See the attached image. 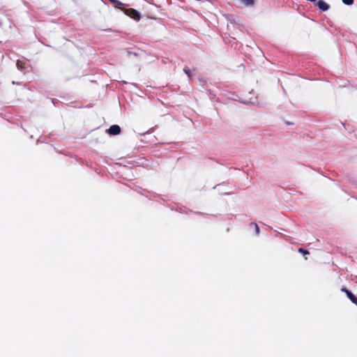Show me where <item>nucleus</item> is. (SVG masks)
I'll return each instance as SVG.
<instances>
[{
	"label": "nucleus",
	"instance_id": "obj_1",
	"mask_svg": "<svg viewBox=\"0 0 357 357\" xmlns=\"http://www.w3.org/2000/svg\"><path fill=\"white\" fill-rule=\"evenodd\" d=\"M125 13L135 20H139L140 19V14L135 9H133V8L126 9Z\"/></svg>",
	"mask_w": 357,
	"mask_h": 357
},
{
	"label": "nucleus",
	"instance_id": "obj_2",
	"mask_svg": "<svg viewBox=\"0 0 357 357\" xmlns=\"http://www.w3.org/2000/svg\"><path fill=\"white\" fill-rule=\"evenodd\" d=\"M341 291L344 292L347 294V297L350 299V301L357 305V297L351 291H350L345 287H342L341 289Z\"/></svg>",
	"mask_w": 357,
	"mask_h": 357
},
{
	"label": "nucleus",
	"instance_id": "obj_3",
	"mask_svg": "<svg viewBox=\"0 0 357 357\" xmlns=\"http://www.w3.org/2000/svg\"><path fill=\"white\" fill-rule=\"evenodd\" d=\"M121 128L118 125H112L108 129V132L112 135H116L121 132Z\"/></svg>",
	"mask_w": 357,
	"mask_h": 357
},
{
	"label": "nucleus",
	"instance_id": "obj_4",
	"mask_svg": "<svg viewBox=\"0 0 357 357\" xmlns=\"http://www.w3.org/2000/svg\"><path fill=\"white\" fill-rule=\"evenodd\" d=\"M322 11H326L329 9V5L323 0H319L316 4Z\"/></svg>",
	"mask_w": 357,
	"mask_h": 357
},
{
	"label": "nucleus",
	"instance_id": "obj_5",
	"mask_svg": "<svg viewBox=\"0 0 357 357\" xmlns=\"http://www.w3.org/2000/svg\"><path fill=\"white\" fill-rule=\"evenodd\" d=\"M239 1L245 6H252L255 3V0H239Z\"/></svg>",
	"mask_w": 357,
	"mask_h": 357
},
{
	"label": "nucleus",
	"instance_id": "obj_6",
	"mask_svg": "<svg viewBox=\"0 0 357 357\" xmlns=\"http://www.w3.org/2000/svg\"><path fill=\"white\" fill-rule=\"evenodd\" d=\"M298 252H300V253H301V254H303L304 255L310 254V252L307 250H305V249H303L302 248H298Z\"/></svg>",
	"mask_w": 357,
	"mask_h": 357
},
{
	"label": "nucleus",
	"instance_id": "obj_7",
	"mask_svg": "<svg viewBox=\"0 0 357 357\" xmlns=\"http://www.w3.org/2000/svg\"><path fill=\"white\" fill-rule=\"evenodd\" d=\"M17 66L19 69H23L24 68V63H23L20 61H17Z\"/></svg>",
	"mask_w": 357,
	"mask_h": 357
},
{
	"label": "nucleus",
	"instance_id": "obj_8",
	"mask_svg": "<svg viewBox=\"0 0 357 357\" xmlns=\"http://www.w3.org/2000/svg\"><path fill=\"white\" fill-rule=\"evenodd\" d=\"M354 0H342V2L346 5H351L354 3Z\"/></svg>",
	"mask_w": 357,
	"mask_h": 357
},
{
	"label": "nucleus",
	"instance_id": "obj_9",
	"mask_svg": "<svg viewBox=\"0 0 357 357\" xmlns=\"http://www.w3.org/2000/svg\"><path fill=\"white\" fill-rule=\"evenodd\" d=\"M183 71L185 72V73L186 75H188V77H191V72H190V70L189 68H185L183 69Z\"/></svg>",
	"mask_w": 357,
	"mask_h": 357
},
{
	"label": "nucleus",
	"instance_id": "obj_10",
	"mask_svg": "<svg viewBox=\"0 0 357 357\" xmlns=\"http://www.w3.org/2000/svg\"><path fill=\"white\" fill-rule=\"evenodd\" d=\"M115 1H116V3H114V4L115 5V6H119V5H122V3H121V2H120V1H118V0H115Z\"/></svg>",
	"mask_w": 357,
	"mask_h": 357
},
{
	"label": "nucleus",
	"instance_id": "obj_11",
	"mask_svg": "<svg viewBox=\"0 0 357 357\" xmlns=\"http://www.w3.org/2000/svg\"><path fill=\"white\" fill-rule=\"evenodd\" d=\"M255 230L257 234L259 233V228L257 224H255Z\"/></svg>",
	"mask_w": 357,
	"mask_h": 357
},
{
	"label": "nucleus",
	"instance_id": "obj_12",
	"mask_svg": "<svg viewBox=\"0 0 357 357\" xmlns=\"http://www.w3.org/2000/svg\"><path fill=\"white\" fill-rule=\"evenodd\" d=\"M109 1H111L112 3H116L115 0H109Z\"/></svg>",
	"mask_w": 357,
	"mask_h": 357
}]
</instances>
